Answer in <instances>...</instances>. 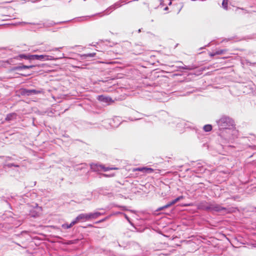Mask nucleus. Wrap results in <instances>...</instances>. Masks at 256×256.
Segmentation results:
<instances>
[{
  "instance_id": "1",
  "label": "nucleus",
  "mask_w": 256,
  "mask_h": 256,
  "mask_svg": "<svg viewBox=\"0 0 256 256\" xmlns=\"http://www.w3.org/2000/svg\"><path fill=\"white\" fill-rule=\"evenodd\" d=\"M198 208H199L204 210L215 211L217 212L226 211V208L222 207L220 205L214 202L207 203L206 202H203L200 204Z\"/></svg>"
},
{
  "instance_id": "2",
  "label": "nucleus",
  "mask_w": 256,
  "mask_h": 256,
  "mask_svg": "<svg viewBox=\"0 0 256 256\" xmlns=\"http://www.w3.org/2000/svg\"><path fill=\"white\" fill-rule=\"evenodd\" d=\"M220 128H228L229 126H232L233 120L228 117L222 116L216 121Z\"/></svg>"
},
{
  "instance_id": "3",
  "label": "nucleus",
  "mask_w": 256,
  "mask_h": 256,
  "mask_svg": "<svg viewBox=\"0 0 256 256\" xmlns=\"http://www.w3.org/2000/svg\"><path fill=\"white\" fill-rule=\"evenodd\" d=\"M90 168L94 172H100L101 170L106 172L110 170H118V168L116 167H106L104 165L97 164H90Z\"/></svg>"
},
{
  "instance_id": "4",
  "label": "nucleus",
  "mask_w": 256,
  "mask_h": 256,
  "mask_svg": "<svg viewBox=\"0 0 256 256\" xmlns=\"http://www.w3.org/2000/svg\"><path fill=\"white\" fill-rule=\"evenodd\" d=\"M32 60H37L42 61L54 60V58L48 55H32Z\"/></svg>"
},
{
  "instance_id": "5",
  "label": "nucleus",
  "mask_w": 256,
  "mask_h": 256,
  "mask_svg": "<svg viewBox=\"0 0 256 256\" xmlns=\"http://www.w3.org/2000/svg\"><path fill=\"white\" fill-rule=\"evenodd\" d=\"M42 92V90L24 89L22 90V94L28 96L36 95Z\"/></svg>"
},
{
  "instance_id": "6",
  "label": "nucleus",
  "mask_w": 256,
  "mask_h": 256,
  "mask_svg": "<svg viewBox=\"0 0 256 256\" xmlns=\"http://www.w3.org/2000/svg\"><path fill=\"white\" fill-rule=\"evenodd\" d=\"M88 220H90L88 213L81 214H79L74 220L76 224L80 222H86Z\"/></svg>"
},
{
  "instance_id": "7",
  "label": "nucleus",
  "mask_w": 256,
  "mask_h": 256,
  "mask_svg": "<svg viewBox=\"0 0 256 256\" xmlns=\"http://www.w3.org/2000/svg\"><path fill=\"white\" fill-rule=\"evenodd\" d=\"M134 171H140L146 174H150L154 171V170L146 167L138 168L134 170Z\"/></svg>"
},
{
  "instance_id": "8",
  "label": "nucleus",
  "mask_w": 256,
  "mask_h": 256,
  "mask_svg": "<svg viewBox=\"0 0 256 256\" xmlns=\"http://www.w3.org/2000/svg\"><path fill=\"white\" fill-rule=\"evenodd\" d=\"M104 214L98 212L88 213L90 220L96 219Z\"/></svg>"
},
{
  "instance_id": "9",
  "label": "nucleus",
  "mask_w": 256,
  "mask_h": 256,
  "mask_svg": "<svg viewBox=\"0 0 256 256\" xmlns=\"http://www.w3.org/2000/svg\"><path fill=\"white\" fill-rule=\"evenodd\" d=\"M177 202H178V201L176 200V199L174 200H172V202L168 203V204H166V205H165L163 206L160 207L159 208H158L156 211L158 212V211L164 210V209L168 208L170 206H172V205H174Z\"/></svg>"
},
{
  "instance_id": "10",
  "label": "nucleus",
  "mask_w": 256,
  "mask_h": 256,
  "mask_svg": "<svg viewBox=\"0 0 256 256\" xmlns=\"http://www.w3.org/2000/svg\"><path fill=\"white\" fill-rule=\"evenodd\" d=\"M16 116H17L16 114L14 112L9 114L6 116V120L7 121L13 120L16 118Z\"/></svg>"
},
{
  "instance_id": "11",
  "label": "nucleus",
  "mask_w": 256,
  "mask_h": 256,
  "mask_svg": "<svg viewBox=\"0 0 256 256\" xmlns=\"http://www.w3.org/2000/svg\"><path fill=\"white\" fill-rule=\"evenodd\" d=\"M226 51V50H216L215 52L210 53V56H214L216 55L221 54L224 53V52Z\"/></svg>"
},
{
  "instance_id": "12",
  "label": "nucleus",
  "mask_w": 256,
  "mask_h": 256,
  "mask_svg": "<svg viewBox=\"0 0 256 256\" xmlns=\"http://www.w3.org/2000/svg\"><path fill=\"white\" fill-rule=\"evenodd\" d=\"M76 224V221L74 220H72L71 223L70 224H62V228L64 229H68L72 227L74 225Z\"/></svg>"
},
{
  "instance_id": "13",
  "label": "nucleus",
  "mask_w": 256,
  "mask_h": 256,
  "mask_svg": "<svg viewBox=\"0 0 256 256\" xmlns=\"http://www.w3.org/2000/svg\"><path fill=\"white\" fill-rule=\"evenodd\" d=\"M98 100L102 102H108L112 100V99L109 97H105L103 96H98Z\"/></svg>"
},
{
  "instance_id": "14",
  "label": "nucleus",
  "mask_w": 256,
  "mask_h": 256,
  "mask_svg": "<svg viewBox=\"0 0 256 256\" xmlns=\"http://www.w3.org/2000/svg\"><path fill=\"white\" fill-rule=\"evenodd\" d=\"M34 67V66L30 65V66H25L23 65L22 66H19L16 68V70H20L22 69H28L30 68H32Z\"/></svg>"
},
{
  "instance_id": "15",
  "label": "nucleus",
  "mask_w": 256,
  "mask_h": 256,
  "mask_svg": "<svg viewBox=\"0 0 256 256\" xmlns=\"http://www.w3.org/2000/svg\"><path fill=\"white\" fill-rule=\"evenodd\" d=\"M96 56V53H90V54H84L82 56V59H86L88 57H94Z\"/></svg>"
},
{
  "instance_id": "16",
  "label": "nucleus",
  "mask_w": 256,
  "mask_h": 256,
  "mask_svg": "<svg viewBox=\"0 0 256 256\" xmlns=\"http://www.w3.org/2000/svg\"><path fill=\"white\" fill-rule=\"evenodd\" d=\"M212 129V126L210 124H206L204 126V130L205 132H210Z\"/></svg>"
},
{
  "instance_id": "17",
  "label": "nucleus",
  "mask_w": 256,
  "mask_h": 256,
  "mask_svg": "<svg viewBox=\"0 0 256 256\" xmlns=\"http://www.w3.org/2000/svg\"><path fill=\"white\" fill-rule=\"evenodd\" d=\"M228 0H223L222 6L224 10H228Z\"/></svg>"
},
{
  "instance_id": "18",
  "label": "nucleus",
  "mask_w": 256,
  "mask_h": 256,
  "mask_svg": "<svg viewBox=\"0 0 256 256\" xmlns=\"http://www.w3.org/2000/svg\"><path fill=\"white\" fill-rule=\"evenodd\" d=\"M32 55H26L24 54L20 55V58H24L26 60H32Z\"/></svg>"
},
{
  "instance_id": "19",
  "label": "nucleus",
  "mask_w": 256,
  "mask_h": 256,
  "mask_svg": "<svg viewBox=\"0 0 256 256\" xmlns=\"http://www.w3.org/2000/svg\"><path fill=\"white\" fill-rule=\"evenodd\" d=\"M119 214H124V216L125 218L128 220V222L130 224H132L131 222H130V220L128 216H127L126 214H124V213H122V212H119Z\"/></svg>"
},
{
  "instance_id": "20",
  "label": "nucleus",
  "mask_w": 256,
  "mask_h": 256,
  "mask_svg": "<svg viewBox=\"0 0 256 256\" xmlns=\"http://www.w3.org/2000/svg\"><path fill=\"white\" fill-rule=\"evenodd\" d=\"M184 198V196H180L178 197L177 198H176V200L178 201V202L182 199Z\"/></svg>"
},
{
  "instance_id": "21",
  "label": "nucleus",
  "mask_w": 256,
  "mask_h": 256,
  "mask_svg": "<svg viewBox=\"0 0 256 256\" xmlns=\"http://www.w3.org/2000/svg\"><path fill=\"white\" fill-rule=\"evenodd\" d=\"M88 18L89 17L88 16H87L80 18L79 19H80V20H88Z\"/></svg>"
},
{
  "instance_id": "22",
  "label": "nucleus",
  "mask_w": 256,
  "mask_h": 256,
  "mask_svg": "<svg viewBox=\"0 0 256 256\" xmlns=\"http://www.w3.org/2000/svg\"><path fill=\"white\" fill-rule=\"evenodd\" d=\"M107 218H106L102 219V220H99L98 222H96V223H100V222H103L105 221Z\"/></svg>"
},
{
  "instance_id": "23",
  "label": "nucleus",
  "mask_w": 256,
  "mask_h": 256,
  "mask_svg": "<svg viewBox=\"0 0 256 256\" xmlns=\"http://www.w3.org/2000/svg\"><path fill=\"white\" fill-rule=\"evenodd\" d=\"M8 167H11L12 166H16V167H18V166L14 165V164H8Z\"/></svg>"
},
{
  "instance_id": "24",
  "label": "nucleus",
  "mask_w": 256,
  "mask_h": 256,
  "mask_svg": "<svg viewBox=\"0 0 256 256\" xmlns=\"http://www.w3.org/2000/svg\"><path fill=\"white\" fill-rule=\"evenodd\" d=\"M120 207L121 208H122V210H128V209L124 206H120Z\"/></svg>"
},
{
  "instance_id": "25",
  "label": "nucleus",
  "mask_w": 256,
  "mask_h": 256,
  "mask_svg": "<svg viewBox=\"0 0 256 256\" xmlns=\"http://www.w3.org/2000/svg\"><path fill=\"white\" fill-rule=\"evenodd\" d=\"M103 176H104L108 177V176H114V174H111V175H108L106 174H104Z\"/></svg>"
},
{
  "instance_id": "26",
  "label": "nucleus",
  "mask_w": 256,
  "mask_h": 256,
  "mask_svg": "<svg viewBox=\"0 0 256 256\" xmlns=\"http://www.w3.org/2000/svg\"><path fill=\"white\" fill-rule=\"evenodd\" d=\"M62 48V47H60L58 48H54L52 49V50H58L60 49H61Z\"/></svg>"
},
{
  "instance_id": "27",
  "label": "nucleus",
  "mask_w": 256,
  "mask_h": 256,
  "mask_svg": "<svg viewBox=\"0 0 256 256\" xmlns=\"http://www.w3.org/2000/svg\"><path fill=\"white\" fill-rule=\"evenodd\" d=\"M116 6L119 7L120 6V5L118 4H116L115 6L114 7L115 8Z\"/></svg>"
},
{
  "instance_id": "28",
  "label": "nucleus",
  "mask_w": 256,
  "mask_h": 256,
  "mask_svg": "<svg viewBox=\"0 0 256 256\" xmlns=\"http://www.w3.org/2000/svg\"><path fill=\"white\" fill-rule=\"evenodd\" d=\"M183 68L184 70H190V68H188L187 66H185Z\"/></svg>"
},
{
  "instance_id": "29",
  "label": "nucleus",
  "mask_w": 256,
  "mask_h": 256,
  "mask_svg": "<svg viewBox=\"0 0 256 256\" xmlns=\"http://www.w3.org/2000/svg\"><path fill=\"white\" fill-rule=\"evenodd\" d=\"M255 64H256V62H255V63H251V62H250V65H255Z\"/></svg>"
},
{
  "instance_id": "30",
  "label": "nucleus",
  "mask_w": 256,
  "mask_h": 256,
  "mask_svg": "<svg viewBox=\"0 0 256 256\" xmlns=\"http://www.w3.org/2000/svg\"><path fill=\"white\" fill-rule=\"evenodd\" d=\"M64 54H62V57H60V58H64Z\"/></svg>"
},
{
  "instance_id": "31",
  "label": "nucleus",
  "mask_w": 256,
  "mask_h": 256,
  "mask_svg": "<svg viewBox=\"0 0 256 256\" xmlns=\"http://www.w3.org/2000/svg\"><path fill=\"white\" fill-rule=\"evenodd\" d=\"M168 9V7H166V8H164V10H167Z\"/></svg>"
},
{
  "instance_id": "32",
  "label": "nucleus",
  "mask_w": 256,
  "mask_h": 256,
  "mask_svg": "<svg viewBox=\"0 0 256 256\" xmlns=\"http://www.w3.org/2000/svg\"><path fill=\"white\" fill-rule=\"evenodd\" d=\"M82 168H83V167H82V166L81 168H78V169L81 170V169H82Z\"/></svg>"
},
{
  "instance_id": "33",
  "label": "nucleus",
  "mask_w": 256,
  "mask_h": 256,
  "mask_svg": "<svg viewBox=\"0 0 256 256\" xmlns=\"http://www.w3.org/2000/svg\"><path fill=\"white\" fill-rule=\"evenodd\" d=\"M171 4H172V2H170L168 4H169V5H170Z\"/></svg>"
}]
</instances>
